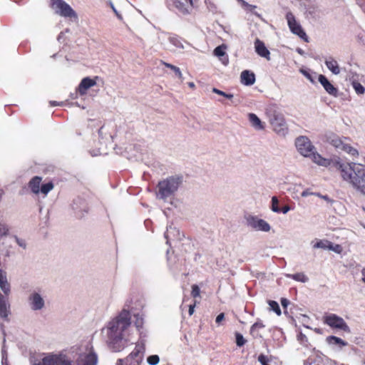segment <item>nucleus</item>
I'll return each instance as SVG.
<instances>
[{"instance_id": "31", "label": "nucleus", "mask_w": 365, "mask_h": 365, "mask_svg": "<svg viewBox=\"0 0 365 365\" xmlns=\"http://www.w3.org/2000/svg\"><path fill=\"white\" fill-rule=\"evenodd\" d=\"M263 327H264V325L263 324L262 322H255L250 327V334H252L255 337L258 336V334H255V332L257 331V329H262Z\"/></svg>"}, {"instance_id": "13", "label": "nucleus", "mask_w": 365, "mask_h": 365, "mask_svg": "<svg viewBox=\"0 0 365 365\" xmlns=\"http://www.w3.org/2000/svg\"><path fill=\"white\" fill-rule=\"evenodd\" d=\"M98 78V76H95L93 78H91L90 77L83 78L76 88V92L81 96H85L89 88L96 85V81Z\"/></svg>"}, {"instance_id": "32", "label": "nucleus", "mask_w": 365, "mask_h": 365, "mask_svg": "<svg viewBox=\"0 0 365 365\" xmlns=\"http://www.w3.org/2000/svg\"><path fill=\"white\" fill-rule=\"evenodd\" d=\"M53 187H54L53 183L52 182H49L48 183L43 184L41 186L40 191L43 195H47L51 190H53Z\"/></svg>"}, {"instance_id": "9", "label": "nucleus", "mask_w": 365, "mask_h": 365, "mask_svg": "<svg viewBox=\"0 0 365 365\" xmlns=\"http://www.w3.org/2000/svg\"><path fill=\"white\" fill-rule=\"evenodd\" d=\"M286 19L287 20V24L291 31L294 34L299 36L305 41H308V37L305 31L302 28L301 25L297 22L292 12H288L286 15Z\"/></svg>"}, {"instance_id": "7", "label": "nucleus", "mask_w": 365, "mask_h": 365, "mask_svg": "<svg viewBox=\"0 0 365 365\" xmlns=\"http://www.w3.org/2000/svg\"><path fill=\"white\" fill-rule=\"evenodd\" d=\"M50 6L56 13L64 17H76L73 9L63 0H50Z\"/></svg>"}, {"instance_id": "17", "label": "nucleus", "mask_w": 365, "mask_h": 365, "mask_svg": "<svg viewBox=\"0 0 365 365\" xmlns=\"http://www.w3.org/2000/svg\"><path fill=\"white\" fill-rule=\"evenodd\" d=\"M255 51L259 56L264 57L267 60L270 59V53L266 48L263 41H260L259 38H257L255 41Z\"/></svg>"}, {"instance_id": "20", "label": "nucleus", "mask_w": 365, "mask_h": 365, "mask_svg": "<svg viewBox=\"0 0 365 365\" xmlns=\"http://www.w3.org/2000/svg\"><path fill=\"white\" fill-rule=\"evenodd\" d=\"M0 288L5 296L8 297L10 293V284L7 281L6 272L2 269H0Z\"/></svg>"}, {"instance_id": "2", "label": "nucleus", "mask_w": 365, "mask_h": 365, "mask_svg": "<svg viewBox=\"0 0 365 365\" xmlns=\"http://www.w3.org/2000/svg\"><path fill=\"white\" fill-rule=\"evenodd\" d=\"M130 325V314L125 309L108 322L106 328L107 343L113 351H120L126 346L124 333Z\"/></svg>"}, {"instance_id": "29", "label": "nucleus", "mask_w": 365, "mask_h": 365, "mask_svg": "<svg viewBox=\"0 0 365 365\" xmlns=\"http://www.w3.org/2000/svg\"><path fill=\"white\" fill-rule=\"evenodd\" d=\"M162 63H163L165 67L169 68H170L171 70H173V71L175 72V75H176L178 78H182V73H181V71H180V68H179L178 67H177V66H174V65H173V64H170V63H168L164 62V61H162Z\"/></svg>"}, {"instance_id": "48", "label": "nucleus", "mask_w": 365, "mask_h": 365, "mask_svg": "<svg viewBox=\"0 0 365 365\" xmlns=\"http://www.w3.org/2000/svg\"><path fill=\"white\" fill-rule=\"evenodd\" d=\"M51 106H62L63 105V102L61 103H59V102H57V101H50L49 102Z\"/></svg>"}, {"instance_id": "37", "label": "nucleus", "mask_w": 365, "mask_h": 365, "mask_svg": "<svg viewBox=\"0 0 365 365\" xmlns=\"http://www.w3.org/2000/svg\"><path fill=\"white\" fill-rule=\"evenodd\" d=\"M191 296L193 298H197L200 297V290L199 287L197 284L192 285V291Z\"/></svg>"}, {"instance_id": "24", "label": "nucleus", "mask_w": 365, "mask_h": 365, "mask_svg": "<svg viewBox=\"0 0 365 365\" xmlns=\"http://www.w3.org/2000/svg\"><path fill=\"white\" fill-rule=\"evenodd\" d=\"M326 341L330 345H337L340 347L346 345V342L335 336H329L326 339Z\"/></svg>"}, {"instance_id": "44", "label": "nucleus", "mask_w": 365, "mask_h": 365, "mask_svg": "<svg viewBox=\"0 0 365 365\" xmlns=\"http://www.w3.org/2000/svg\"><path fill=\"white\" fill-rule=\"evenodd\" d=\"M15 239H16V241L17 244L19 246H21V247H22L24 248L26 247V242H25V241L24 240L19 239L17 237H15Z\"/></svg>"}, {"instance_id": "41", "label": "nucleus", "mask_w": 365, "mask_h": 365, "mask_svg": "<svg viewBox=\"0 0 365 365\" xmlns=\"http://www.w3.org/2000/svg\"><path fill=\"white\" fill-rule=\"evenodd\" d=\"M297 340L302 344H306L308 342L307 336L302 332H299L297 335Z\"/></svg>"}, {"instance_id": "27", "label": "nucleus", "mask_w": 365, "mask_h": 365, "mask_svg": "<svg viewBox=\"0 0 365 365\" xmlns=\"http://www.w3.org/2000/svg\"><path fill=\"white\" fill-rule=\"evenodd\" d=\"M314 247L330 250L332 248V242L329 240H319L314 245Z\"/></svg>"}, {"instance_id": "43", "label": "nucleus", "mask_w": 365, "mask_h": 365, "mask_svg": "<svg viewBox=\"0 0 365 365\" xmlns=\"http://www.w3.org/2000/svg\"><path fill=\"white\" fill-rule=\"evenodd\" d=\"M224 319H225V314L224 313H220V314H218L217 316L216 319H215V322L219 324Z\"/></svg>"}, {"instance_id": "46", "label": "nucleus", "mask_w": 365, "mask_h": 365, "mask_svg": "<svg viewBox=\"0 0 365 365\" xmlns=\"http://www.w3.org/2000/svg\"><path fill=\"white\" fill-rule=\"evenodd\" d=\"M280 210H281L280 212L285 214L290 210V207L288 205H285V206L282 207V208H280Z\"/></svg>"}, {"instance_id": "51", "label": "nucleus", "mask_w": 365, "mask_h": 365, "mask_svg": "<svg viewBox=\"0 0 365 365\" xmlns=\"http://www.w3.org/2000/svg\"><path fill=\"white\" fill-rule=\"evenodd\" d=\"M190 86H191V87H194V86H194V83H190Z\"/></svg>"}, {"instance_id": "16", "label": "nucleus", "mask_w": 365, "mask_h": 365, "mask_svg": "<svg viewBox=\"0 0 365 365\" xmlns=\"http://www.w3.org/2000/svg\"><path fill=\"white\" fill-rule=\"evenodd\" d=\"M9 309L7 297L0 292V318L7 321L10 314Z\"/></svg>"}, {"instance_id": "21", "label": "nucleus", "mask_w": 365, "mask_h": 365, "mask_svg": "<svg viewBox=\"0 0 365 365\" xmlns=\"http://www.w3.org/2000/svg\"><path fill=\"white\" fill-rule=\"evenodd\" d=\"M325 64L328 69L334 74L337 75L340 73V68L337 61L333 57L329 56L325 60Z\"/></svg>"}, {"instance_id": "36", "label": "nucleus", "mask_w": 365, "mask_h": 365, "mask_svg": "<svg viewBox=\"0 0 365 365\" xmlns=\"http://www.w3.org/2000/svg\"><path fill=\"white\" fill-rule=\"evenodd\" d=\"M160 358L158 355H151L148 357L147 361L150 365H156L159 363Z\"/></svg>"}, {"instance_id": "42", "label": "nucleus", "mask_w": 365, "mask_h": 365, "mask_svg": "<svg viewBox=\"0 0 365 365\" xmlns=\"http://www.w3.org/2000/svg\"><path fill=\"white\" fill-rule=\"evenodd\" d=\"M329 250H332V251L335 252L336 253H339V254L342 251V247L339 245H334L332 243V248H330Z\"/></svg>"}, {"instance_id": "25", "label": "nucleus", "mask_w": 365, "mask_h": 365, "mask_svg": "<svg viewBox=\"0 0 365 365\" xmlns=\"http://www.w3.org/2000/svg\"><path fill=\"white\" fill-rule=\"evenodd\" d=\"M97 361V355L94 353L91 352L85 356L82 365H96Z\"/></svg>"}, {"instance_id": "19", "label": "nucleus", "mask_w": 365, "mask_h": 365, "mask_svg": "<svg viewBox=\"0 0 365 365\" xmlns=\"http://www.w3.org/2000/svg\"><path fill=\"white\" fill-rule=\"evenodd\" d=\"M241 83L245 86H252L255 82V75L253 72L245 70L240 75Z\"/></svg>"}, {"instance_id": "33", "label": "nucleus", "mask_w": 365, "mask_h": 365, "mask_svg": "<svg viewBox=\"0 0 365 365\" xmlns=\"http://www.w3.org/2000/svg\"><path fill=\"white\" fill-rule=\"evenodd\" d=\"M225 48H226V46L224 45L219 46L215 48L214 54L218 57L223 56L225 54Z\"/></svg>"}, {"instance_id": "10", "label": "nucleus", "mask_w": 365, "mask_h": 365, "mask_svg": "<svg viewBox=\"0 0 365 365\" xmlns=\"http://www.w3.org/2000/svg\"><path fill=\"white\" fill-rule=\"evenodd\" d=\"M295 145L298 151L304 156H310L314 147L307 137L300 136L296 139Z\"/></svg>"}, {"instance_id": "47", "label": "nucleus", "mask_w": 365, "mask_h": 365, "mask_svg": "<svg viewBox=\"0 0 365 365\" xmlns=\"http://www.w3.org/2000/svg\"><path fill=\"white\" fill-rule=\"evenodd\" d=\"M281 304L283 307H287V304H289V301L285 298H282L281 299Z\"/></svg>"}, {"instance_id": "35", "label": "nucleus", "mask_w": 365, "mask_h": 365, "mask_svg": "<svg viewBox=\"0 0 365 365\" xmlns=\"http://www.w3.org/2000/svg\"><path fill=\"white\" fill-rule=\"evenodd\" d=\"M279 201L277 197L274 196L272 198V210L275 212H280L281 210L278 206Z\"/></svg>"}, {"instance_id": "23", "label": "nucleus", "mask_w": 365, "mask_h": 365, "mask_svg": "<svg viewBox=\"0 0 365 365\" xmlns=\"http://www.w3.org/2000/svg\"><path fill=\"white\" fill-rule=\"evenodd\" d=\"M249 120L251 125L257 130H263L264 125L261 120L255 113H249Z\"/></svg>"}, {"instance_id": "34", "label": "nucleus", "mask_w": 365, "mask_h": 365, "mask_svg": "<svg viewBox=\"0 0 365 365\" xmlns=\"http://www.w3.org/2000/svg\"><path fill=\"white\" fill-rule=\"evenodd\" d=\"M352 86H353V88H354L356 93H358V94L364 93L365 88L360 83L353 82Z\"/></svg>"}, {"instance_id": "26", "label": "nucleus", "mask_w": 365, "mask_h": 365, "mask_svg": "<svg viewBox=\"0 0 365 365\" xmlns=\"http://www.w3.org/2000/svg\"><path fill=\"white\" fill-rule=\"evenodd\" d=\"M287 277L288 278L292 279L297 282H307L309 280V278L303 272L288 274H287Z\"/></svg>"}, {"instance_id": "40", "label": "nucleus", "mask_w": 365, "mask_h": 365, "mask_svg": "<svg viewBox=\"0 0 365 365\" xmlns=\"http://www.w3.org/2000/svg\"><path fill=\"white\" fill-rule=\"evenodd\" d=\"M9 232V227L6 224L0 223V235L6 236Z\"/></svg>"}, {"instance_id": "6", "label": "nucleus", "mask_w": 365, "mask_h": 365, "mask_svg": "<svg viewBox=\"0 0 365 365\" xmlns=\"http://www.w3.org/2000/svg\"><path fill=\"white\" fill-rule=\"evenodd\" d=\"M144 348L136 346L134 350L125 359H119L116 365H140L143 358Z\"/></svg>"}, {"instance_id": "39", "label": "nucleus", "mask_w": 365, "mask_h": 365, "mask_svg": "<svg viewBox=\"0 0 365 365\" xmlns=\"http://www.w3.org/2000/svg\"><path fill=\"white\" fill-rule=\"evenodd\" d=\"M242 6L244 7L246 10L252 12L257 6L255 5H252L246 2L245 1H242Z\"/></svg>"}, {"instance_id": "3", "label": "nucleus", "mask_w": 365, "mask_h": 365, "mask_svg": "<svg viewBox=\"0 0 365 365\" xmlns=\"http://www.w3.org/2000/svg\"><path fill=\"white\" fill-rule=\"evenodd\" d=\"M267 115L273 130L278 134L285 135L287 127L283 115L273 107L267 110Z\"/></svg>"}, {"instance_id": "30", "label": "nucleus", "mask_w": 365, "mask_h": 365, "mask_svg": "<svg viewBox=\"0 0 365 365\" xmlns=\"http://www.w3.org/2000/svg\"><path fill=\"white\" fill-rule=\"evenodd\" d=\"M268 304L270 307V309L273 312H274L278 316L281 315L282 312H281L280 307L279 306V304L277 302L273 301V300H269L268 302Z\"/></svg>"}, {"instance_id": "5", "label": "nucleus", "mask_w": 365, "mask_h": 365, "mask_svg": "<svg viewBox=\"0 0 365 365\" xmlns=\"http://www.w3.org/2000/svg\"><path fill=\"white\" fill-rule=\"evenodd\" d=\"M323 322L332 329H340L349 332L350 329L344 319L335 314H328L323 317Z\"/></svg>"}, {"instance_id": "1", "label": "nucleus", "mask_w": 365, "mask_h": 365, "mask_svg": "<svg viewBox=\"0 0 365 365\" xmlns=\"http://www.w3.org/2000/svg\"><path fill=\"white\" fill-rule=\"evenodd\" d=\"M312 160L322 166H333L340 172L343 180L349 182L352 185L365 195V166L361 164L356 163H341L339 162H331L329 159L322 157L319 154L312 150V154L309 156Z\"/></svg>"}, {"instance_id": "49", "label": "nucleus", "mask_w": 365, "mask_h": 365, "mask_svg": "<svg viewBox=\"0 0 365 365\" xmlns=\"http://www.w3.org/2000/svg\"><path fill=\"white\" fill-rule=\"evenodd\" d=\"M361 274H362V281L365 283V268L362 269Z\"/></svg>"}, {"instance_id": "12", "label": "nucleus", "mask_w": 365, "mask_h": 365, "mask_svg": "<svg viewBox=\"0 0 365 365\" xmlns=\"http://www.w3.org/2000/svg\"><path fill=\"white\" fill-rule=\"evenodd\" d=\"M170 4L183 15L190 14L194 6L193 0H170Z\"/></svg>"}, {"instance_id": "4", "label": "nucleus", "mask_w": 365, "mask_h": 365, "mask_svg": "<svg viewBox=\"0 0 365 365\" xmlns=\"http://www.w3.org/2000/svg\"><path fill=\"white\" fill-rule=\"evenodd\" d=\"M181 182L180 178L170 177L158 182V195L160 198L166 199L172 195Z\"/></svg>"}, {"instance_id": "28", "label": "nucleus", "mask_w": 365, "mask_h": 365, "mask_svg": "<svg viewBox=\"0 0 365 365\" xmlns=\"http://www.w3.org/2000/svg\"><path fill=\"white\" fill-rule=\"evenodd\" d=\"M235 342L237 346L242 347L246 344L247 340L243 337L242 334L240 332H235Z\"/></svg>"}, {"instance_id": "8", "label": "nucleus", "mask_w": 365, "mask_h": 365, "mask_svg": "<svg viewBox=\"0 0 365 365\" xmlns=\"http://www.w3.org/2000/svg\"><path fill=\"white\" fill-rule=\"evenodd\" d=\"M348 141H349V139L346 138L342 139L339 137H335L331 139V143L336 148L341 150L353 157L359 156L358 150L351 146Z\"/></svg>"}, {"instance_id": "50", "label": "nucleus", "mask_w": 365, "mask_h": 365, "mask_svg": "<svg viewBox=\"0 0 365 365\" xmlns=\"http://www.w3.org/2000/svg\"><path fill=\"white\" fill-rule=\"evenodd\" d=\"M315 331H316L317 333H318V334H320V333H321L319 329H315Z\"/></svg>"}, {"instance_id": "45", "label": "nucleus", "mask_w": 365, "mask_h": 365, "mask_svg": "<svg viewBox=\"0 0 365 365\" xmlns=\"http://www.w3.org/2000/svg\"><path fill=\"white\" fill-rule=\"evenodd\" d=\"M195 306H196V301H195L192 304H190L189 306L188 313H189L190 316L193 314Z\"/></svg>"}, {"instance_id": "22", "label": "nucleus", "mask_w": 365, "mask_h": 365, "mask_svg": "<svg viewBox=\"0 0 365 365\" xmlns=\"http://www.w3.org/2000/svg\"><path fill=\"white\" fill-rule=\"evenodd\" d=\"M42 178L39 176H35L31 179L29 182V187L34 194H38L41 190V182Z\"/></svg>"}, {"instance_id": "18", "label": "nucleus", "mask_w": 365, "mask_h": 365, "mask_svg": "<svg viewBox=\"0 0 365 365\" xmlns=\"http://www.w3.org/2000/svg\"><path fill=\"white\" fill-rule=\"evenodd\" d=\"M31 309L34 310H39L44 306V301L41 295L38 293L31 294L29 297Z\"/></svg>"}, {"instance_id": "11", "label": "nucleus", "mask_w": 365, "mask_h": 365, "mask_svg": "<svg viewBox=\"0 0 365 365\" xmlns=\"http://www.w3.org/2000/svg\"><path fill=\"white\" fill-rule=\"evenodd\" d=\"M33 365H71V364L61 355L49 354Z\"/></svg>"}, {"instance_id": "14", "label": "nucleus", "mask_w": 365, "mask_h": 365, "mask_svg": "<svg viewBox=\"0 0 365 365\" xmlns=\"http://www.w3.org/2000/svg\"><path fill=\"white\" fill-rule=\"evenodd\" d=\"M247 221L250 226L257 230L268 232L270 230L269 225L262 219H258L257 217H250Z\"/></svg>"}, {"instance_id": "38", "label": "nucleus", "mask_w": 365, "mask_h": 365, "mask_svg": "<svg viewBox=\"0 0 365 365\" xmlns=\"http://www.w3.org/2000/svg\"><path fill=\"white\" fill-rule=\"evenodd\" d=\"M212 92L215 93H217L218 95H220V96H222L228 99H232L233 98V95L232 94H230V93H225L224 91H220L217 88H214L212 89Z\"/></svg>"}, {"instance_id": "15", "label": "nucleus", "mask_w": 365, "mask_h": 365, "mask_svg": "<svg viewBox=\"0 0 365 365\" xmlns=\"http://www.w3.org/2000/svg\"><path fill=\"white\" fill-rule=\"evenodd\" d=\"M318 81L329 95L334 97L338 96L337 88L331 83L325 76L320 74L318 77Z\"/></svg>"}]
</instances>
